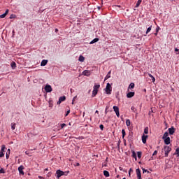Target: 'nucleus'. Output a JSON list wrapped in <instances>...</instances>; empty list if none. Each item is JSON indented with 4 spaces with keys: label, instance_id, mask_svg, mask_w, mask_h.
Returning <instances> with one entry per match:
<instances>
[{
    "label": "nucleus",
    "instance_id": "36",
    "mask_svg": "<svg viewBox=\"0 0 179 179\" xmlns=\"http://www.w3.org/2000/svg\"><path fill=\"white\" fill-rule=\"evenodd\" d=\"M122 138H125V135H126V133H125V129H122Z\"/></svg>",
    "mask_w": 179,
    "mask_h": 179
},
{
    "label": "nucleus",
    "instance_id": "7",
    "mask_svg": "<svg viewBox=\"0 0 179 179\" xmlns=\"http://www.w3.org/2000/svg\"><path fill=\"white\" fill-rule=\"evenodd\" d=\"M113 110L117 117H120V108H118V106H113Z\"/></svg>",
    "mask_w": 179,
    "mask_h": 179
},
{
    "label": "nucleus",
    "instance_id": "28",
    "mask_svg": "<svg viewBox=\"0 0 179 179\" xmlns=\"http://www.w3.org/2000/svg\"><path fill=\"white\" fill-rule=\"evenodd\" d=\"M151 30H152V26H150V27H148V28L147 29V31H146V32H145V34H149V33H150Z\"/></svg>",
    "mask_w": 179,
    "mask_h": 179
},
{
    "label": "nucleus",
    "instance_id": "2",
    "mask_svg": "<svg viewBox=\"0 0 179 179\" xmlns=\"http://www.w3.org/2000/svg\"><path fill=\"white\" fill-rule=\"evenodd\" d=\"M164 150L165 152V157H168L169 153H170V152H171V148H170V146H169V145H164Z\"/></svg>",
    "mask_w": 179,
    "mask_h": 179
},
{
    "label": "nucleus",
    "instance_id": "13",
    "mask_svg": "<svg viewBox=\"0 0 179 179\" xmlns=\"http://www.w3.org/2000/svg\"><path fill=\"white\" fill-rule=\"evenodd\" d=\"M165 145H170V137L163 138Z\"/></svg>",
    "mask_w": 179,
    "mask_h": 179
},
{
    "label": "nucleus",
    "instance_id": "64",
    "mask_svg": "<svg viewBox=\"0 0 179 179\" xmlns=\"http://www.w3.org/2000/svg\"><path fill=\"white\" fill-rule=\"evenodd\" d=\"M123 179H127L126 178H123Z\"/></svg>",
    "mask_w": 179,
    "mask_h": 179
},
{
    "label": "nucleus",
    "instance_id": "10",
    "mask_svg": "<svg viewBox=\"0 0 179 179\" xmlns=\"http://www.w3.org/2000/svg\"><path fill=\"white\" fill-rule=\"evenodd\" d=\"M136 173L137 178L138 179H142V176H141V169H137L136 170Z\"/></svg>",
    "mask_w": 179,
    "mask_h": 179
},
{
    "label": "nucleus",
    "instance_id": "15",
    "mask_svg": "<svg viewBox=\"0 0 179 179\" xmlns=\"http://www.w3.org/2000/svg\"><path fill=\"white\" fill-rule=\"evenodd\" d=\"M148 139V136L143 134L142 136V142L143 143H146V140Z\"/></svg>",
    "mask_w": 179,
    "mask_h": 179
},
{
    "label": "nucleus",
    "instance_id": "27",
    "mask_svg": "<svg viewBox=\"0 0 179 179\" xmlns=\"http://www.w3.org/2000/svg\"><path fill=\"white\" fill-rule=\"evenodd\" d=\"M11 129H13V131L16 129V123H11Z\"/></svg>",
    "mask_w": 179,
    "mask_h": 179
},
{
    "label": "nucleus",
    "instance_id": "3",
    "mask_svg": "<svg viewBox=\"0 0 179 179\" xmlns=\"http://www.w3.org/2000/svg\"><path fill=\"white\" fill-rule=\"evenodd\" d=\"M106 94H111V92H113V87L110 83H107L106 87Z\"/></svg>",
    "mask_w": 179,
    "mask_h": 179
},
{
    "label": "nucleus",
    "instance_id": "50",
    "mask_svg": "<svg viewBox=\"0 0 179 179\" xmlns=\"http://www.w3.org/2000/svg\"><path fill=\"white\" fill-rule=\"evenodd\" d=\"M13 15H11L10 16V19H13Z\"/></svg>",
    "mask_w": 179,
    "mask_h": 179
},
{
    "label": "nucleus",
    "instance_id": "1",
    "mask_svg": "<svg viewBox=\"0 0 179 179\" xmlns=\"http://www.w3.org/2000/svg\"><path fill=\"white\" fill-rule=\"evenodd\" d=\"M99 89H100V85H95L94 86L92 97H96L97 93H99Z\"/></svg>",
    "mask_w": 179,
    "mask_h": 179
},
{
    "label": "nucleus",
    "instance_id": "60",
    "mask_svg": "<svg viewBox=\"0 0 179 179\" xmlns=\"http://www.w3.org/2000/svg\"><path fill=\"white\" fill-rule=\"evenodd\" d=\"M159 31V29H157V33Z\"/></svg>",
    "mask_w": 179,
    "mask_h": 179
},
{
    "label": "nucleus",
    "instance_id": "6",
    "mask_svg": "<svg viewBox=\"0 0 179 179\" xmlns=\"http://www.w3.org/2000/svg\"><path fill=\"white\" fill-rule=\"evenodd\" d=\"M23 170H24V166L23 165L18 167V171L22 176H24V171H23Z\"/></svg>",
    "mask_w": 179,
    "mask_h": 179
},
{
    "label": "nucleus",
    "instance_id": "12",
    "mask_svg": "<svg viewBox=\"0 0 179 179\" xmlns=\"http://www.w3.org/2000/svg\"><path fill=\"white\" fill-rule=\"evenodd\" d=\"M9 13V10L7 9L5 12V13L2 14L0 15V19H3L4 17H6V15H8Z\"/></svg>",
    "mask_w": 179,
    "mask_h": 179
},
{
    "label": "nucleus",
    "instance_id": "52",
    "mask_svg": "<svg viewBox=\"0 0 179 179\" xmlns=\"http://www.w3.org/2000/svg\"><path fill=\"white\" fill-rule=\"evenodd\" d=\"M38 178H40V179H41V178H43L42 176H38Z\"/></svg>",
    "mask_w": 179,
    "mask_h": 179
},
{
    "label": "nucleus",
    "instance_id": "58",
    "mask_svg": "<svg viewBox=\"0 0 179 179\" xmlns=\"http://www.w3.org/2000/svg\"><path fill=\"white\" fill-rule=\"evenodd\" d=\"M176 155H178V157H179V152H178V154H176Z\"/></svg>",
    "mask_w": 179,
    "mask_h": 179
},
{
    "label": "nucleus",
    "instance_id": "25",
    "mask_svg": "<svg viewBox=\"0 0 179 179\" xmlns=\"http://www.w3.org/2000/svg\"><path fill=\"white\" fill-rule=\"evenodd\" d=\"M59 101H65V100H66V97L65 96H61L59 99Z\"/></svg>",
    "mask_w": 179,
    "mask_h": 179
},
{
    "label": "nucleus",
    "instance_id": "19",
    "mask_svg": "<svg viewBox=\"0 0 179 179\" xmlns=\"http://www.w3.org/2000/svg\"><path fill=\"white\" fill-rule=\"evenodd\" d=\"M134 87H135V83H130L129 86L128 87V91H129V89H134Z\"/></svg>",
    "mask_w": 179,
    "mask_h": 179
},
{
    "label": "nucleus",
    "instance_id": "11",
    "mask_svg": "<svg viewBox=\"0 0 179 179\" xmlns=\"http://www.w3.org/2000/svg\"><path fill=\"white\" fill-rule=\"evenodd\" d=\"M134 96H135V92H130L127 93V99H131V98L134 97Z\"/></svg>",
    "mask_w": 179,
    "mask_h": 179
},
{
    "label": "nucleus",
    "instance_id": "33",
    "mask_svg": "<svg viewBox=\"0 0 179 179\" xmlns=\"http://www.w3.org/2000/svg\"><path fill=\"white\" fill-rule=\"evenodd\" d=\"M144 134H149V127H145L144 129Z\"/></svg>",
    "mask_w": 179,
    "mask_h": 179
},
{
    "label": "nucleus",
    "instance_id": "26",
    "mask_svg": "<svg viewBox=\"0 0 179 179\" xmlns=\"http://www.w3.org/2000/svg\"><path fill=\"white\" fill-rule=\"evenodd\" d=\"M9 155H10V149H8V152L6 154V159H9Z\"/></svg>",
    "mask_w": 179,
    "mask_h": 179
},
{
    "label": "nucleus",
    "instance_id": "20",
    "mask_svg": "<svg viewBox=\"0 0 179 179\" xmlns=\"http://www.w3.org/2000/svg\"><path fill=\"white\" fill-rule=\"evenodd\" d=\"M111 78V71H109L106 76L105 77V80H107V79H110Z\"/></svg>",
    "mask_w": 179,
    "mask_h": 179
},
{
    "label": "nucleus",
    "instance_id": "4",
    "mask_svg": "<svg viewBox=\"0 0 179 179\" xmlns=\"http://www.w3.org/2000/svg\"><path fill=\"white\" fill-rule=\"evenodd\" d=\"M56 174H57V178H59L62 177V176H65V172H64L61 170H57L56 171Z\"/></svg>",
    "mask_w": 179,
    "mask_h": 179
},
{
    "label": "nucleus",
    "instance_id": "48",
    "mask_svg": "<svg viewBox=\"0 0 179 179\" xmlns=\"http://www.w3.org/2000/svg\"><path fill=\"white\" fill-rule=\"evenodd\" d=\"M132 168H131L129 170V173H132Z\"/></svg>",
    "mask_w": 179,
    "mask_h": 179
},
{
    "label": "nucleus",
    "instance_id": "47",
    "mask_svg": "<svg viewBox=\"0 0 179 179\" xmlns=\"http://www.w3.org/2000/svg\"><path fill=\"white\" fill-rule=\"evenodd\" d=\"M48 177H51V173H48V175H47Z\"/></svg>",
    "mask_w": 179,
    "mask_h": 179
},
{
    "label": "nucleus",
    "instance_id": "5",
    "mask_svg": "<svg viewBox=\"0 0 179 179\" xmlns=\"http://www.w3.org/2000/svg\"><path fill=\"white\" fill-rule=\"evenodd\" d=\"M45 90L47 93H51L52 92V87L50 85H46L45 86Z\"/></svg>",
    "mask_w": 179,
    "mask_h": 179
},
{
    "label": "nucleus",
    "instance_id": "62",
    "mask_svg": "<svg viewBox=\"0 0 179 179\" xmlns=\"http://www.w3.org/2000/svg\"><path fill=\"white\" fill-rule=\"evenodd\" d=\"M13 33H15V30L13 31Z\"/></svg>",
    "mask_w": 179,
    "mask_h": 179
},
{
    "label": "nucleus",
    "instance_id": "14",
    "mask_svg": "<svg viewBox=\"0 0 179 179\" xmlns=\"http://www.w3.org/2000/svg\"><path fill=\"white\" fill-rule=\"evenodd\" d=\"M48 63V60L43 59L41 63V66H45V65H47Z\"/></svg>",
    "mask_w": 179,
    "mask_h": 179
},
{
    "label": "nucleus",
    "instance_id": "30",
    "mask_svg": "<svg viewBox=\"0 0 179 179\" xmlns=\"http://www.w3.org/2000/svg\"><path fill=\"white\" fill-rule=\"evenodd\" d=\"M126 125H127V127H129V126L131 125V120H130L129 119H127V120H126Z\"/></svg>",
    "mask_w": 179,
    "mask_h": 179
},
{
    "label": "nucleus",
    "instance_id": "54",
    "mask_svg": "<svg viewBox=\"0 0 179 179\" xmlns=\"http://www.w3.org/2000/svg\"><path fill=\"white\" fill-rule=\"evenodd\" d=\"M57 31H58V29H55V33H57Z\"/></svg>",
    "mask_w": 179,
    "mask_h": 179
},
{
    "label": "nucleus",
    "instance_id": "16",
    "mask_svg": "<svg viewBox=\"0 0 179 179\" xmlns=\"http://www.w3.org/2000/svg\"><path fill=\"white\" fill-rule=\"evenodd\" d=\"M128 141H129V142H132V141H134L132 134H131V133L129 134V136H128Z\"/></svg>",
    "mask_w": 179,
    "mask_h": 179
},
{
    "label": "nucleus",
    "instance_id": "24",
    "mask_svg": "<svg viewBox=\"0 0 179 179\" xmlns=\"http://www.w3.org/2000/svg\"><path fill=\"white\" fill-rule=\"evenodd\" d=\"M166 138H169V132H165L162 136V139H166Z\"/></svg>",
    "mask_w": 179,
    "mask_h": 179
},
{
    "label": "nucleus",
    "instance_id": "17",
    "mask_svg": "<svg viewBox=\"0 0 179 179\" xmlns=\"http://www.w3.org/2000/svg\"><path fill=\"white\" fill-rule=\"evenodd\" d=\"M157 155V150L154 151L153 154H152V157H151V159L150 160H155V159H156V157H154V156H156Z\"/></svg>",
    "mask_w": 179,
    "mask_h": 179
},
{
    "label": "nucleus",
    "instance_id": "63",
    "mask_svg": "<svg viewBox=\"0 0 179 179\" xmlns=\"http://www.w3.org/2000/svg\"><path fill=\"white\" fill-rule=\"evenodd\" d=\"M73 102H74V101H72V104H73Z\"/></svg>",
    "mask_w": 179,
    "mask_h": 179
},
{
    "label": "nucleus",
    "instance_id": "23",
    "mask_svg": "<svg viewBox=\"0 0 179 179\" xmlns=\"http://www.w3.org/2000/svg\"><path fill=\"white\" fill-rule=\"evenodd\" d=\"M141 3H142V0H138L136 6H135V8H139V5H141Z\"/></svg>",
    "mask_w": 179,
    "mask_h": 179
},
{
    "label": "nucleus",
    "instance_id": "37",
    "mask_svg": "<svg viewBox=\"0 0 179 179\" xmlns=\"http://www.w3.org/2000/svg\"><path fill=\"white\" fill-rule=\"evenodd\" d=\"M0 174H5V169H3V168L0 169Z\"/></svg>",
    "mask_w": 179,
    "mask_h": 179
},
{
    "label": "nucleus",
    "instance_id": "38",
    "mask_svg": "<svg viewBox=\"0 0 179 179\" xmlns=\"http://www.w3.org/2000/svg\"><path fill=\"white\" fill-rule=\"evenodd\" d=\"M131 110L134 113H135V111H136V108H135V106H131Z\"/></svg>",
    "mask_w": 179,
    "mask_h": 179
},
{
    "label": "nucleus",
    "instance_id": "40",
    "mask_svg": "<svg viewBox=\"0 0 179 179\" xmlns=\"http://www.w3.org/2000/svg\"><path fill=\"white\" fill-rule=\"evenodd\" d=\"M3 156H5V154L3 152L0 151V158L3 157Z\"/></svg>",
    "mask_w": 179,
    "mask_h": 179
},
{
    "label": "nucleus",
    "instance_id": "41",
    "mask_svg": "<svg viewBox=\"0 0 179 179\" xmlns=\"http://www.w3.org/2000/svg\"><path fill=\"white\" fill-rule=\"evenodd\" d=\"M99 128L101 131H103V129H104V125L100 124Z\"/></svg>",
    "mask_w": 179,
    "mask_h": 179
},
{
    "label": "nucleus",
    "instance_id": "31",
    "mask_svg": "<svg viewBox=\"0 0 179 179\" xmlns=\"http://www.w3.org/2000/svg\"><path fill=\"white\" fill-rule=\"evenodd\" d=\"M11 68H13V69H16V63H15V62L11 63Z\"/></svg>",
    "mask_w": 179,
    "mask_h": 179
},
{
    "label": "nucleus",
    "instance_id": "35",
    "mask_svg": "<svg viewBox=\"0 0 179 179\" xmlns=\"http://www.w3.org/2000/svg\"><path fill=\"white\" fill-rule=\"evenodd\" d=\"M137 156H138V159H141V157H142V152H137Z\"/></svg>",
    "mask_w": 179,
    "mask_h": 179
},
{
    "label": "nucleus",
    "instance_id": "43",
    "mask_svg": "<svg viewBox=\"0 0 179 179\" xmlns=\"http://www.w3.org/2000/svg\"><path fill=\"white\" fill-rule=\"evenodd\" d=\"M179 153V148H178L176 150V155H178Z\"/></svg>",
    "mask_w": 179,
    "mask_h": 179
},
{
    "label": "nucleus",
    "instance_id": "21",
    "mask_svg": "<svg viewBox=\"0 0 179 179\" xmlns=\"http://www.w3.org/2000/svg\"><path fill=\"white\" fill-rule=\"evenodd\" d=\"M103 176H105V177H110V172H108V171H103Z\"/></svg>",
    "mask_w": 179,
    "mask_h": 179
},
{
    "label": "nucleus",
    "instance_id": "22",
    "mask_svg": "<svg viewBox=\"0 0 179 179\" xmlns=\"http://www.w3.org/2000/svg\"><path fill=\"white\" fill-rule=\"evenodd\" d=\"M97 41H99V38H95L90 43V44H94V43H97Z\"/></svg>",
    "mask_w": 179,
    "mask_h": 179
},
{
    "label": "nucleus",
    "instance_id": "32",
    "mask_svg": "<svg viewBox=\"0 0 179 179\" xmlns=\"http://www.w3.org/2000/svg\"><path fill=\"white\" fill-rule=\"evenodd\" d=\"M131 153H132V155H131V156H132V157H134V159H136V153L135 152V151H131Z\"/></svg>",
    "mask_w": 179,
    "mask_h": 179
},
{
    "label": "nucleus",
    "instance_id": "29",
    "mask_svg": "<svg viewBox=\"0 0 179 179\" xmlns=\"http://www.w3.org/2000/svg\"><path fill=\"white\" fill-rule=\"evenodd\" d=\"M148 76H150L154 83V82H155L156 79L155 78V77H153V76L150 73H148Z\"/></svg>",
    "mask_w": 179,
    "mask_h": 179
},
{
    "label": "nucleus",
    "instance_id": "18",
    "mask_svg": "<svg viewBox=\"0 0 179 179\" xmlns=\"http://www.w3.org/2000/svg\"><path fill=\"white\" fill-rule=\"evenodd\" d=\"M78 61L80 62H85V57L80 55L79 58H78Z\"/></svg>",
    "mask_w": 179,
    "mask_h": 179
},
{
    "label": "nucleus",
    "instance_id": "57",
    "mask_svg": "<svg viewBox=\"0 0 179 179\" xmlns=\"http://www.w3.org/2000/svg\"><path fill=\"white\" fill-rule=\"evenodd\" d=\"M25 155H29V153H27V152H25Z\"/></svg>",
    "mask_w": 179,
    "mask_h": 179
},
{
    "label": "nucleus",
    "instance_id": "42",
    "mask_svg": "<svg viewBox=\"0 0 179 179\" xmlns=\"http://www.w3.org/2000/svg\"><path fill=\"white\" fill-rule=\"evenodd\" d=\"M65 127H66V124L63 123V124H61V128H62H62H65Z\"/></svg>",
    "mask_w": 179,
    "mask_h": 179
},
{
    "label": "nucleus",
    "instance_id": "49",
    "mask_svg": "<svg viewBox=\"0 0 179 179\" xmlns=\"http://www.w3.org/2000/svg\"><path fill=\"white\" fill-rule=\"evenodd\" d=\"M76 99V96L73 98V101H75Z\"/></svg>",
    "mask_w": 179,
    "mask_h": 179
},
{
    "label": "nucleus",
    "instance_id": "51",
    "mask_svg": "<svg viewBox=\"0 0 179 179\" xmlns=\"http://www.w3.org/2000/svg\"><path fill=\"white\" fill-rule=\"evenodd\" d=\"M45 171H48V168L45 169Z\"/></svg>",
    "mask_w": 179,
    "mask_h": 179
},
{
    "label": "nucleus",
    "instance_id": "44",
    "mask_svg": "<svg viewBox=\"0 0 179 179\" xmlns=\"http://www.w3.org/2000/svg\"><path fill=\"white\" fill-rule=\"evenodd\" d=\"M71 113V110H68L65 115L66 117H68V115Z\"/></svg>",
    "mask_w": 179,
    "mask_h": 179
},
{
    "label": "nucleus",
    "instance_id": "59",
    "mask_svg": "<svg viewBox=\"0 0 179 179\" xmlns=\"http://www.w3.org/2000/svg\"><path fill=\"white\" fill-rule=\"evenodd\" d=\"M144 92H146V89H144Z\"/></svg>",
    "mask_w": 179,
    "mask_h": 179
},
{
    "label": "nucleus",
    "instance_id": "61",
    "mask_svg": "<svg viewBox=\"0 0 179 179\" xmlns=\"http://www.w3.org/2000/svg\"><path fill=\"white\" fill-rule=\"evenodd\" d=\"M120 170H122L121 167H120Z\"/></svg>",
    "mask_w": 179,
    "mask_h": 179
},
{
    "label": "nucleus",
    "instance_id": "55",
    "mask_svg": "<svg viewBox=\"0 0 179 179\" xmlns=\"http://www.w3.org/2000/svg\"><path fill=\"white\" fill-rule=\"evenodd\" d=\"M129 177H131V173L129 172Z\"/></svg>",
    "mask_w": 179,
    "mask_h": 179
},
{
    "label": "nucleus",
    "instance_id": "34",
    "mask_svg": "<svg viewBox=\"0 0 179 179\" xmlns=\"http://www.w3.org/2000/svg\"><path fill=\"white\" fill-rule=\"evenodd\" d=\"M5 149H6V147H5V145H3L1 146V149L0 152H2L3 153V152H5Z\"/></svg>",
    "mask_w": 179,
    "mask_h": 179
},
{
    "label": "nucleus",
    "instance_id": "53",
    "mask_svg": "<svg viewBox=\"0 0 179 179\" xmlns=\"http://www.w3.org/2000/svg\"><path fill=\"white\" fill-rule=\"evenodd\" d=\"M96 114H99V110L95 111Z\"/></svg>",
    "mask_w": 179,
    "mask_h": 179
},
{
    "label": "nucleus",
    "instance_id": "8",
    "mask_svg": "<svg viewBox=\"0 0 179 179\" xmlns=\"http://www.w3.org/2000/svg\"><path fill=\"white\" fill-rule=\"evenodd\" d=\"M169 132V135H174V133L176 132V128L174 127H171L168 129Z\"/></svg>",
    "mask_w": 179,
    "mask_h": 179
},
{
    "label": "nucleus",
    "instance_id": "56",
    "mask_svg": "<svg viewBox=\"0 0 179 179\" xmlns=\"http://www.w3.org/2000/svg\"><path fill=\"white\" fill-rule=\"evenodd\" d=\"M155 36H157V32L155 33Z\"/></svg>",
    "mask_w": 179,
    "mask_h": 179
},
{
    "label": "nucleus",
    "instance_id": "46",
    "mask_svg": "<svg viewBox=\"0 0 179 179\" xmlns=\"http://www.w3.org/2000/svg\"><path fill=\"white\" fill-rule=\"evenodd\" d=\"M178 51H179V49L177 48H175V52H178Z\"/></svg>",
    "mask_w": 179,
    "mask_h": 179
},
{
    "label": "nucleus",
    "instance_id": "45",
    "mask_svg": "<svg viewBox=\"0 0 179 179\" xmlns=\"http://www.w3.org/2000/svg\"><path fill=\"white\" fill-rule=\"evenodd\" d=\"M61 103H62V102L59 99V101H57V104L59 105V104H61Z\"/></svg>",
    "mask_w": 179,
    "mask_h": 179
},
{
    "label": "nucleus",
    "instance_id": "9",
    "mask_svg": "<svg viewBox=\"0 0 179 179\" xmlns=\"http://www.w3.org/2000/svg\"><path fill=\"white\" fill-rule=\"evenodd\" d=\"M83 75H84V76H90V75H92V71H90V70H85L83 72Z\"/></svg>",
    "mask_w": 179,
    "mask_h": 179
},
{
    "label": "nucleus",
    "instance_id": "39",
    "mask_svg": "<svg viewBox=\"0 0 179 179\" xmlns=\"http://www.w3.org/2000/svg\"><path fill=\"white\" fill-rule=\"evenodd\" d=\"M143 170V173H149V171H148L147 169H142Z\"/></svg>",
    "mask_w": 179,
    "mask_h": 179
}]
</instances>
